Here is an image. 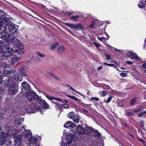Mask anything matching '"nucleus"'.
<instances>
[{
  "instance_id": "63",
  "label": "nucleus",
  "mask_w": 146,
  "mask_h": 146,
  "mask_svg": "<svg viewBox=\"0 0 146 146\" xmlns=\"http://www.w3.org/2000/svg\"><path fill=\"white\" fill-rule=\"evenodd\" d=\"M137 139L140 141H142V142H145V141L143 140L140 139L139 137H137Z\"/></svg>"
},
{
  "instance_id": "33",
  "label": "nucleus",
  "mask_w": 146,
  "mask_h": 146,
  "mask_svg": "<svg viewBox=\"0 0 146 146\" xmlns=\"http://www.w3.org/2000/svg\"><path fill=\"white\" fill-rule=\"evenodd\" d=\"M52 103H54L56 105V106H55L56 108H57L58 109H59L60 108V107L61 106V104H60L58 102H54V101H52Z\"/></svg>"
},
{
  "instance_id": "64",
  "label": "nucleus",
  "mask_w": 146,
  "mask_h": 146,
  "mask_svg": "<svg viewBox=\"0 0 146 146\" xmlns=\"http://www.w3.org/2000/svg\"><path fill=\"white\" fill-rule=\"evenodd\" d=\"M142 66L143 67L146 68V63H144L143 64Z\"/></svg>"
},
{
  "instance_id": "2",
  "label": "nucleus",
  "mask_w": 146,
  "mask_h": 146,
  "mask_svg": "<svg viewBox=\"0 0 146 146\" xmlns=\"http://www.w3.org/2000/svg\"><path fill=\"white\" fill-rule=\"evenodd\" d=\"M74 137H75V139H77L76 135H74L72 133H70L66 136V138L67 141L66 142H63L61 146H69V145L71 144L72 141L74 139Z\"/></svg>"
},
{
  "instance_id": "24",
  "label": "nucleus",
  "mask_w": 146,
  "mask_h": 146,
  "mask_svg": "<svg viewBox=\"0 0 146 146\" xmlns=\"http://www.w3.org/2000/svg\"><path fill=\"white\" fill-rule=\"evenodd\" d=\"M74 29L77 30H83L84 29V28L82 27L81 25L80 24H78L76 25H75Z\"/></svg>"
},
{
  "instance_id": "5",
  "label": "nucleus",
  "mask_w": 146,
  "mask_h": 146,
  "mask_svg": "<svg viewBox=\"0 0 146 146\" xmlns=\"http://www.w3.org/2000/svg\"><path fill=\"white\" fill-rule=\"evenodd\" d=\"M26 96L27 98L30 101H32L33 99L36 100V98H38V95L33 90L27 91L26 93Z\"/></svg>"
},
{
  "instance_id": "49",
  "label": "nucleus",
  "mask_w": 146,
  "mask_h": 146,
  "mask_svg": "<svg viewBox=\"0 0 146 146\" xmlns=\"http://www.w3.org/2000/svg\"><path fill=\"white\" fill-rule=\"evenodd\" d=\"M120 75L122 77H123L125 76H126L127 75V74H126L125 73L122 72L120 74Z\"/></svg>"
},
{
  "instance_id": "59",
  "label": "nucleus",
  "mask_w": 146,
  "mask_h": 146,
  "mask_svg": "<svg viewBox=\"0 0 146 146\" xmlns=\"http://www.w3.org/2000/svg\"><path fill=\"white\" fill-rule=\"evenodd\" d=\"M93 44L97 47H98L100 46V45L98 44L95 42H93Z\"/></svg>"
},
{
  "instance_id": "44",
  "label": "nucleus",
  "mask_w": 146,
  "mask_h": 146,
  "mask_svg": "<svg viewBox=\"0 0 146 146\" xmlns=\"http://www.w3.org/2000/svg\"><path fill=\"white\" fill-rule=\"evenodd\" d=\"M3 74L4 76H7L9 75L8 71L7 70H5L4 71Z\"/></svg>"
},
{
  "instance_id": "17",
  "label": "nucleus",
  "mask_w": 146,
  "mask_h": 146,
  "mask_svg": "<svg viewBox=\"0 0 146 146\" xmlns=\"http://www.w3.org/2000/svg\"><path fill=\"white\" fill-rule=\"evenodd\" d=\"M14 131L12 129H9L7 131V132L5 133V137H7L9 136L13 135L15 133L13 132Z\"/></svg>"
},
{
  "instance_id": "56",
  "label": "nucleus",
  "mask_w": 146,
  "mask_h": 146,
  "mask_svg": "<svg viewBox=\"0 0 146 146\" xmlns=\"http://www.w3.org/2000/svg\"><path fill=\"white\" fill-rule=\"evenodd\" d=\"M106 58L107 60H108L110 59L111 56L107 54L106 55Z\"/></svg>"
},
{
  "instance_id": "25",
  "label": "nucleus",
  "mask_w": 146,
  "mask_h": 146,
  "mask_svg": "<svg viewBox=\"0 0 146 146\" xmlns=\"http://www.w3.org/2000/svg\"><path fill=\"white\" fill-rule=\"evenodd\" d=\"M93 133L94 134L95 137H97V138L100 139L101 138L100 134L98 132V131L95 130Z\"/></svg>"
},
{
  "instance_id": "34",
  "label": "nucleus",
  "mask_w": 146,
  "mask_h": 146,
  "mask_svg": "<svg viewBox=\"0 0 146 146\" xmlns=\"http://www.w3.org/2000/svg\"><path fill=\"white\" fill-rule=\"evenodd\" d=\"M79 17V16L78 15H77L76 16H74L71 17V19H73L74 21H77V19Z\"/></svg>"
},
{
  "instance_id": "21",
  "label": "nucleus",
  "mask_w": 146,
  "mask_h": 146,
  "mask_svg": "<svg viewBox=\"0 0 146 146\" xmlns=\"http://www.w3.org/2000/svg\"><path fill=\"white\" fill-rule=\"evenodd\" d=\"M23 50V48H18L16 50L15 52L16 53L20 55L24 53V51Z\"/></svg>"
},
{
  "instance_id": "14",
  "label": "nucleus",
  "mask_w": 146,
  "mask_h": 146,
  "mask_svg": "<svg viewBox=\"0 0 146 146\" xmlns=\"http://www.w3.org/2000/svg\"><path fill=\"white\" fill-rule=\"evenodd\" d=\"M21 85L26 90H29L31 88L30 85L26 82L22 83Z\"/></svg>"
},
{
  "instance_id": "19",
  "label": "nucleus",
  "mask_w": 146,
  "mask_h": 146,
  "mask_svg": "<svg viewBox=\"0 0 146 146\" xmlns=\"http://www.w3.org/2000/svg\"><path fill=\"white\" fill-rule=\"evenodd\" d=\"M20 58H18L17 57H13L11 60V63L12 65H14L15 63L18 61L20 60Z\"/></svg>"
},
{
  "instance_id": "61",
  "label": "nucleus",
  "mask_w": 146,
  "mask_h": 146,
  "mask_svg": "<svg viewBox=\"0 0 146 146\" xmlns=\"http://www.w3.org/2000/svg\"><path fill=\"white\" fill-rule=\"evenodd\" d=\"M67 86L69 87H70V89H71V90L72 91H75V89H73L72 87H71L70 86H69V85H67Z\"/></svg>"
},
{
  "instance_id": "28",
  "label": "nucleus",
  "mask_w": 146,
  "mask_h": 146,
  "mask_svg": "<svg viewBox=\"0 0 146 146\" xmlns=\"http://www.w3.org/2000/svg\"><path fill=\"white\" fill-rule=\"evenodd\" d=\"M48 73L51 76L54 78L56 80H59V78L53 73L51 72H48Z\"/></svg>"
},
{
  "instance_id": "27",
  "label": "nucleus",
  "mask_w": 146,
  "mask_h": 146,
  "mask_svg": "<svg viewBox=\"0 0 146 146\" xmlns=\"http://www.w3.org/2000/svg\"><path fill=\"white\" fill-rule=\"evenodd\" d=\"M72 119L73 121L77 123H78L80 120L79 117L77 115H75Z\"/></svg>"
},
{
  "instance_id": "31",
  "label": "nucleus",
  "mask_w": 146,
  "mask_h": 146,
  "mask_svg": "<svg viewBox=\"0 0 146 146\" xmlns=\"http://www.w3.org/2000/svg\"><path fill=\"white\" fill-rule=\"evenodd\" d=\"M68 117L71 119H72L74 116L75 115L74 114V112H70L68 114Z\"/></svg>"
},
{
  "instance_id": "62",
  "label": "nucleus",
  "mask_w": 146,
  "mask_h": 146,
  "mask_svg": "<svg viewBox=\"0 0 146 146\" xmlns=\"http://www.w3.org/2000/svg\"><path fill=\"white\" fill-rule=\"evenodd\" d=\"M143 7H146V0L144 1V3H143Z\"/></svg>"
},
{
  "instance_id": "26",
  "label": "nucleus",
  "mask_w": 146,
  "mask_h": 146,
  "mask_svg": "<svg viewBox=\"0 0 146 146\" xmlns=\"http://www.w3.org/2000/svg\"><path fill=\"white\" fill-rule=\"evenodd\" d=\"M36 100H37L38 103L41 104H43L45 103V102L44 100H43L42 98L39 97L38 96V98H36Z\"/></svg>"
},
{
  "instance_id": "35",
  "label": "nucleus",
  "mask_w": 146,
  "mask_h": 146,
  "mask_svg": "<svg viewBox=\"0 0 146 146\" xmlns=\"http://www.w3.org/2000/svg\"><path fill=\"white\" fill-rule=\"evenodd\" d=\"M65 24L67 26L72 29H74V28L75 25L72 23L70 24L68 23H66Z\"/></svg>"
},
{
  "instance_id": "30",
  "label": "nucleus",
  "mask_w": 146,
  "mask_h": 146,
  "mask_svg": "<svg viewBox=\"0 0 146 146\" xmlns=\"http://www.w3.org/2000/svg\"><path fill=\"white\" fill-rule=\"evenodd\" d=\"M99 93L101 96L102 97H104L107 94V92L105 91H100Z\"/></svg>"
},
{
  "instance_id": "13",
  "label": "nucleus",
  "mask_w": 146,
  "mask_h": 146,
  "mask_svg": "<svg viewBox=\"0 0 146 146\" xmlns=\"http://www.w3.org/2000/svg\"><path fill=\"white\" fill-rule=\"evenodd\" d=\"M9 37V34L5 32H1L0 33V37L3 39H7Z\"/></svg>"
},
{
  "instance_id": "55",
  "label": "nucleus",
  "mask_w": 146,
  "mask_h": 146,
  "mask_svg": "<svg viewBox=\"0 0 146 146\" xmlns=\"http://www.w3.org/2000/svg\"><path fill=\"white\" fill-rule=\"evenodd\" d=\"M54 100H56V101H59L60 102H62V100H61L60 99L58 98H55V97H54Z\"/></svg>"
},
{
  "instance_id": "18",
  "label": "nucleus",
  "mask_w": 146,
  "mask_h": 146,
  "mask_svg": "<svg viewBox=\"0 0 146 146\" xmlns=\"http://www.w3.org/2000/svg\"><path fill=\"white\" fill-rule=\"evenodd\" d=\"M2 21L3 23V25H5L7 26H8L11 23L10 21L7 18V17L3 18Z\"/></svg>"
},
{
  "instance_id": "43",
  "label": "nucleus",
  "mask_w": 146,
  "mask_h": 146,
  "mask_svg": "<svg viewBox=\"0 0 146 146\" xmlns=\"http://www.w3.org/2000/svg\"><path fill=\"white\" fill-rule=\"evenodd\" d=\"M44 94L45 95L46 97L49 100H54V97H51L50 96L47 95L45 94Z\"/></svg>"
},
{
  "instance_id": "9",
  "label": "nucleus",
  "mask_w": 146,
  "mask_h": 146,
  "mask_svg": "<svg viewBox=\"0 0 146 146\" xmlns=\"http://www.w3.org/2000/svg\"><path fill=\"white\" fill-rule=\"evenodd\" d=\"M76 130L77 132L78 133L83 135L86 134V127L84 128L81 125H78L77 126Z\"/></svg>"
},
{
  "instance_id": "41",
  "label": "nucleus",
  "mask_w": 146,
  "mask_h": 146,
  "mask_svg": "<svg viewBox=\"0 0 146 146\" xmlns=\"http://www.w3.org/2000/svg\"><path fill=\"white\" fill-rule=\"evenodd\" d=\"M43 108H48L49 107V106L47 104L45 101V103L43 104Z\"/></svg>"
},
{
  "instance_id": "6",
  "label": "nucleus",
  "mask_w": 146,
  "mask_h": 146,
  "mask_svg": "<svg viewBox=\"0 0 146 146\" xmlns=\"http://www.w3.org/2000/svg\"><path fill=\"white\" fill-rule=\"evenodd\" d=\"M13 48H10L9 47H7L5 51H3L1 53V54L4 57H7L12 56L13 55L12 51Z\"/></svg>"
},
{
  "instance_id": "23",
  "label": "nucleus",
  "mask_w": 146,
  "mask_h": 146,
  "mask_svg": "<svg viewBox=\"0 0 146 146\" xmlns=\"http://www.w3.org/2000/svg\"><path fill=\"white\" fill-rule=\"evenodd\" d=\"M64 50V48L63 46H60L58 47L57 49V52L60 54L62 53Z\"/></svg>"
},
{
  "instance_id": "47",
  "label": "nucleus",
  "mask_w": 146,
  "mask_h": 146,
  "mask_svg": "<svg viewBox=\"0 0 146 146\" xmlns=\"http://www.w3.org/2000/svg\"><path fill=\"white\" fill-rule=\"evenodd\" d=\"M94 22H95L94 21H93L92 22V24L89 25V27H90V28L92 29L93 28L94 26Z\"/></svg>"
},
{
  "instance_id": "45",
  "label": "nucleus",
  "mask_w": 146,
  "mask_h": 146,
  "mask_svg": "<svg viewBox=\"0 0 146 146\" xmlns=\"http://www.w3.org/2000/svg\"><path fill=\"white\" fill-rule=\"evenodd\" d=\"M9 72V75L10 74H11L13 72H15V71L13 69H11L10 70L8 71Z\"/></svg>"
},
{
  "instance_id": "7",
  "label": "nucleus",
  "mask_w": 146,
  "mask_h": 146,
  "mask_svg": "<svg viewBox=\"0 0 146 146\" xmlns=\"http://www.w3.org/2000/svg\"><path fill=\"white\" fill-rule=\"evenodd\" d=\"M29 62L28 61L23 63L19 68L18 72L20 74H24L26 73V70L29 66Z\"/></svg>"
},
{
  "instance_id": "22",
  "label": "nucleus",
  "mask_w": 146,
  "mask_h": 146,
  "mask_svg": "<svg viewBox=\"0 0 146 146\" xmlns=\"http://www.w3.org/2000/svg\"><path fill=\"white\" fill-rule=\"evenodd\" d=\"M6 137H2L0 138V145H4L6 142Z\"/></svg>"
},
{
  "instance_id": "16",
  "label": "nucleus",
  "mask_w": 146,
  "mask_h": 146,
  "mask_svg": "<svg viewBox=\"0 0 146 146\" xmlns=\"http://www.w3.org/2000/svg\"><path fill=\"white\" fill-rule=\"evenodd\" d=\"M129 56H130L131 58L133 60L134 59L135 60L139 59V58L134 53H132L131 52H129L128 54Z\"/></svg>"
},
{
  "instance_id": "39",
  "label": "nucleus",
  "mask_w": 146,
  "mask_h": 146,
  "mask_svg": "<svg viewBox=\"0 0 146 146\" xmlns=\"http://www.w3.org/2000/svg\"><path fill=\"white\" fill-rule=\"evenodd\" d=\"M8 65L5 63H3L1 66V68L4 69H6Z\"/></svg>"
},
{
  "instance_id": "40",
  "label": "nucleus",
  "mask_w": 146,
  "mask_h": 146,
  "mask_svg": "<svg viewBox=\"0 0 146 146\" xmlns=\"http://www.w3.org/2000/svg\"><path fill=\"white\" fill-rule=\"evenodd\" d=\"M137 101V100L135 98H133L131 101L130 102V104L131 105H133Z\"/></svg>"
},
{
  "instance_id": "29",
  "label": "nucleus",
  "mask_w": 146,
  "mask_h": 146,
  "mask_svg": "<svg viewBox=\"0 0 146 146\" xmlns=\"http://www.w3.org/2000/svg\"><path fill=\"white\" fill-rule=\"evenodd\" d=\"M7 27L2 25L1 24H0V30L2 31L1 32H5L7 30Z\"/></svg>"
},
{
  "instance_id": "4",
  "label": "nucleus",
  "mask_w": 146,
  "mask_h": 146,
  "mask_svg": "<svg viewBox=\"0 0 146 146\" xmlns=\"http://www.w3.org/2000/svg\"><path fill=\"white\" fill-rule=\"evenodd\" d=\"M19 88L18 86L15 84V82L9 87L8 93L12 96L15 95L17 92Z\"/></svg>"
},
{
  "instance_id": "58",
  "label": "nucleus",
  "mask_w": 146,
  "mask_h": 146,
  "mask_svg": "<svg viewBox=\"0 0 146 146\" xmlns=\"http://www.w3.org/2000/svg\"><path fill=\"white\" fill-rule=\"evenodd\" d=\"M2 70H1L0 69V80H2V75L1 74H2Z\"/></svg>"
},
{
  "instance_id": "37",
  "label": "nucleus",
  "mask_w": 146,
  "mask_h": 146,
  "mask_svg": "<svg viewBox=\"0 0 146 146\" xmlns=\"http://www.w3.org/2000/svg\"><path fill=\"white\" fill-rule=\"evenodd\" d=\"M58 45L59 43L58 42H56L55 44L51 46V48L52 49L54 50Z\"/></svg>"
},
{
  "instance_id": "53",
  "label": "nucleus",
  "mask_w": 146,
  "mask_h": 146,
  "mask_svg": "<svg viewBox=\"0 0 146 146\" xmlns=\"http://www.w3.org/2000/svg\"><path fill=\"white\" fill-rule=\"evenodd\" d=\"M133 115V113L131 112H129L128 113H126V116H130L131 115Z\"/></svg>"
},
{
  "instance_id": "48",
  "label": "nucleus",
  "mask_w": 146,
  "mask_h": 146,
  "mask_svg": "<svg viewBox=\"0 0 146 146\" xmlns=\"http://www.w3.org/2000/svg\"><path fill=\"white\" fill-rule=\"evenodd\" d=\"M16 39L15 36H13L12 37L11 40H10V41L14 42L16 40Z\"/></svg>"
},
{
  "instance_id": "1",
  "label": "nucleus",
  "mask_w": 146,
  "mask_h": 146,
  "mask_svg": "<svg viewBox=\"0 0 146 146\" xmlns=\"http://www.w3.org/2000/svg\"><path fill=\"white\" fill-rule=\"evenodd\" d=\"M24 126L22 127V132H24L25 134L23 135H17L15 138V143L18 146H20L22 145V142L25 141L27 139H28L29 137H28L29 135V136L32 135V133L30 132L31 131L29 130L25 129L23 128Z\"/></svg>"
},
{
  "instance_id": "3",
  "label": "nucleus",
  "mask_w": 146,
  "mask_h": 146,
  "mask_svg": "<svg viewBox=\"0 0 146 146\" xmlns=\"http://www.w3.org/2000/svg\"><path fill=\"white\" fill-rule=\"evenodd\" d=\"M7 79L3 80L2 79L0 80V84L1 85H3L4 86H11L15 82L13 79V77L12 76H10L7 78Z\"/></svg>"
},
{
  "instance_id": "52",
  "label": "nucleus",
  "mask_w": 146,
  "mask_h": 146,
  "mask_svg": "<svg viewBox=\"0 0 146 146\" xmlns=\"http://www.w3.org/2000/svg\"><path fill=\"white\" fill-rule=\"evenodd\" d=\"M144 121L143 120H141L140 122V124L141 126L142 127H144Z\"/></svg>"
},
{
  "instance_id": "42",
  "label": "nucleus",
  "mask_w": 146,
  "mask_h": 146,
  "mask_svg": "<svg viewBox=\"0 0 146 146\" xmlns=\"http://www.w3.org/2000/svg\"><path fill=\"white\" fill-rule=\"evenodd\" d=\"M0 137H5V133L3 132L1 129H0Z\"/></svg>"
},
{
  "instance_id": "54",
  "label": "nucleus",
  "mask_w": 146,
  "mask_h": 146,
  "mask_svg": "<svg viewBox=\"0 0 146 146\" xmlns=\"http://www.w3.org/2000/svg\"><path fill=\"white\" fill-rule=\"evenodd\" d=\"M98 39L99 40H100L101 41H102L103 40H105L106 38L104 37H102L101 38L99 37H98Z\"/></svg>"
},
{
  "instance_id": "51",
  "label": "nucleus",
  "mask_w": 146,
  "mask_h": 146,
  "mask_svg": "<svg viewBox=\"0 0 146 146\" xmlns=\"http://www.w3.org/2000/svg\"><path fill=\"white\" fill-rule=\"evenodd\" d=\"M91 100H94L96 101H98L99 100V99L97 97H93L91 98Z\"/></svg>"
},
{
  "instance_id": "12",
  "label": "nucleus",
  "mask_w": 146,
  "mask_h": 146,
  "mask_svg": "<svg viewBox=\"0 0 146 146\" xmlns=\"http://www.w3.org/2000/svg\"><path fill=\"white\" fill-rule=\"evenodd\" d=\"M76 125V124L72 122L68 121L64 125V127L66 128H73Z\"/></svg>"
},
{
  "instance_id": "10",
  "label": "nucleus",
  "mask_w": 146,
  "mask_h": 146,
  "mask_svg": "<svg viewBox=\"0 0 146 146\" xmlns=\"http://www.w3.org/2000/svg\"><path fill=\"white\" fill-rule=\"evenodd\" d=\"M94 129L92 127H86V134L87 135H92L94 131Z\"/></svg>"
},
{
  "instance_id": "15",
  "label": "nucleus",
  "mask_w": 146,
  "mask_h": 146,
  "mask_svg": "<svg viewBox=\"0 0 146 146\" xmlns=\"http://www.w3.org/2000/svg\"><path fill=\"white\" fill-rule=\"evenodd\" d=\"M13 77L14 79L16 81H22L23 80V78L21 75H19V74L17 73H15L13 74Z\"/></svg>"
},
{
  "instance_id": "32",
  "label": "nucleus",
  "mask_w": 146,
  "mask_h": 146,
  "mask_svg": "<svg viewBox=\"0 0 146 146\" xmlns=\"http://www.w3.org/2000/svg\"><path fill=\"white\" fill-rule=\"evenodd\" d=\"M14 43L16 46H19L21 44L20 41L18 39H16V40L14 42Z\"/></svg>"
},
{
  "instance_id": "20",
  "label": "nucleus",
  "mask_w": 146,
  "mask_h": 146,
  "mask_svg": "<svg viewBox=\"0 0 146 146\" xmlns=\"http://www.w3.org/2000/svg\"><path fill=\"white\" fill-rule=\"evenodd\" d=\"M6 47L5 43H3V40L0 41V52L3 51V48Z\"/></svg>"
},
{
  "instance_id": "46",
  "label": "nucleus",
  "mask_w": 146,
  "mask_h": 146,
  "mask_svg": "<svg viewBox=\"0 0 146 146\" xmlns=\"http://www.w3.org/2000/svg\"><path fill=\"white\" fill-rule=\"evenodd\" d=\"M140 108H138L137 109L134 110V111L135 112H137L140 111L142 109V108H144V107H142L141 106H140Z\"/></svg>"
},
{
  "instance_id": "8",
  "label": "nucleus",
  "mask_w": 146,
  "mask_h": 146,
  "mask_svg": "<svg viewBox=\"0 0 146 146\" xmlns=\"http://www.w3.org/2000/svg\"><path fill=\"white\" fill-rule=\"evenodd\" d=\"M8 29L10 32L15 34L17 33L18 29L13 24H11L8 26Z\"/></svg>"
},
{
  "instance_id": "36",
  "label": "nucleus",
  "mask_w": 146,
  "mask_h": 146,
  "mask_svg": "<svg viewBox=\"0 0 146 146\" xmlns=\"http://www.w3.org/2000/svg\"><path fill=\"white\" fill-rule=\"evenodd\" d=\"M67 96L71 99L74 100H78L80 101V100L76 98L75 96H70V95H68Z\"/></svg>"
},
{
  "instance_id": "11",
  "label": "nucleus",
  "mask_w": 146,
  "mask_h": 146,
  "mask_svg": "<svg viewBox=\"0 0 146 146\" xmlns=\"http://www.w3.org/2000/svg\"><path fill=\"white\" fill-rule=\"evenodd\" d=\"M31 136L32 135L30 136L29 135L28 137L29 138L28 139L30 138L29 139V141L30 144H35L38 141V139L35 137H32Z\"/></svg>"
},
{
  "instance_id": "57",
  "label": "nucleus",
  "mask_w": 146,
  "mask_h": 146,
  "mask_svg": "<svg viewBox=\"0 0 146 146\" xmlns=\"http://www.w3.org/2000/svg\"><path fill=\"white\" fill-rule=\"evenodd\" d=\"M126 63H127L128 64H131V65L133 63V62H131L130 61H126Z\"/></svg>"
},
{
  "instance_id": "60",
  "label": "nucleus",
  "mask_w": 146,
  "mask_h": 146,
  "mask_svg": "<svg viewBox=\"0 0 146 146\" xmlns=\"http://www.w3.org/2000/svg\"><path fill=\"white\" fill-rule=\"evenodd\" d=\"M144 113V111L142 112L141 113L138 115V116L139 117H141V116H142L143 114H145V113Z\"/></svg>"
},
{
  "instance_id": "38",
  "label": "nucleus",
  "mask_w": 146,
  "mask_h": 146,
  "mask_svg": "<svg viewBox=\"0 0 146 146\" xmlns=\"http://www.w3.org/2000/svg\"><path fill=\"white\" fill-rule=\"evenodd\" d=\"M36 55H38L41 58H43L45 56L44 54L42 53H41L38 51H36Z\"/></svg>"
},
{
  "instance_id": "50",
  "label": "nucleus",
  "mask_w": 146,
  "mask_h": 146,
  "mask_svg": "<svg viewBox=\"0 0 146 146\" xmlns=\"http://www.w3.org/2000/svg\"><path fill=\"white\" fill-rule=\"evenodd\" d=\"M112 99V97H109L108 98V100H107L106 101V102L107 103H109V102H110L111 101V100Z\"/></svg>"
}]
</instances>
